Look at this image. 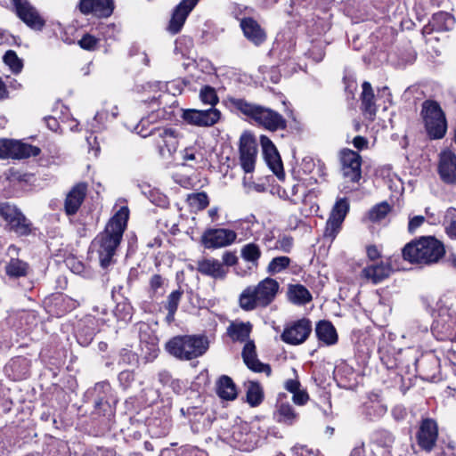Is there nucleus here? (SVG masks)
I'll return each instance as SVG.
<instances>
[{
	"label": "nucleus",
	"instance_id": "obj_1",
	"mask_svg": "<svg viewBox=\"0 0 456 456\" xmlns=\"http://www.w3.org/2000/svg\"><path fill=\"white\" fill-rule=\"evenodd\" d=\"M129 217L127 207H121L110 219L103 232L93 240L92 246L97 252L100 264L108 267L119 246Z\"/></svg>",
	"mask_w": 456,
	"mask_h": 456
},
{
	"label": "nucleus",
	"instance_id": "obj_2",
	"mask_svg": "<svg viewBox=\"0 0 456 456\" xmlns=\"http://www.w3.org/2000/svg\"><path fill=\"white\" fill-rule=\"evenodd\" d=\"M230 103L232 108L248 119L269 131L274 132L285 129L287 126L286 119L270 108L248 102L242 98H231Z\"/></svg>",
	"mask_w": 456,
	"mask_h": 456
},
{
	"label": "nucleus",
	"instance_id": "obj_3",
	"mask_svg": "<svg viewBox=\"0 0 456 456\" xmlns=\"http://www.w3.org/2000/svg\"><path fill=\"white\" fill-rule=\"evenodd\" d=\"M444 255V245L434 237H422L403 248V257L412 264H434Z\"/></svg>",
	"mask_w": 456,
	"mask_h": 456
},
{
	"label": "nucleus",
	"instance_id": "obj_4",
	"mask_svg": "<svg viewBox=\"0 0 456 456\" xmlns=\"http://www.w3.org/2000/svg\"><path fill=\"white\" fill-rule=\"evenodd\" d=\"M279 289V283L272 278H265L257 286L246 288L240 296V306L251 311L257 306H267L271 304Z\"/></svg>",
	"mask_w": 456,
	"mask_h": 456
},
{
	"label": "nucleus",
	"instance_id": "obj_5",
	"mask_svg": "<svg viewBox=\"0 0 456 456\" xmlns=\"http://www.w3.org/2000/svg\"><path fill=\"white\" fill-rule=\"evenodd\" d=\"M166 348L175 358L188 361L203 355L208 341L203 336H177L167 343Z\"/></svg>",
	"mask_w": 456,
	"mask_h": 456
},
{
	"label": "nucleus",
	"instance_id": "obj_6",
	"mask_svg": "<svg viewBox=\"0 0 456 456\" xmlns=\"http://www.w3.org/2000/svg\"><path fill=\"white\" fill-rule=\"evenodd\" d=\"M145 123H147V120L142 119L140 124L137 125L135 127L137 134L142 137L151 136L161 157L172 156L176 151L179 144V136L176 130L172 127L161 126L154 127L147 132L143 128Z\"/></svg>",
	"mask_w": 456,
	"mask_h": 456
},
{
	"label": "nucleus",
	"instance_id": "obj_7",
	"mask_svg": "<svg viewBox=\"0 0 456 456\" xmlns=\"http://www.w3.org/2000/svg\"><path fill=\"white\" fill-rule=\"evenodd\" d=\"M421 115L427 133L431 139H441L445 135L447 122L445 115L437 102H424Z\"/></svg>",
	"mask_w": 456,
	"mask_h": 456
},
{
	"label": "nucleus",
	"instance_id": "obj_8",
	"mask_svg": "<svg viewBox=\"0 0 456 456\" xmlns=\"http://www.w3.org/2000/svg\"><path fill=\"white\" fill-rule=\"evenodd\" d=\"M0 216L7 223L9 229L19 236H27L32 231V224L15 207L8 202H0Z\"/></svg>",
	"mask_w": 456,
	"mask_h": 456
},
{
	"label": "nucleus",
	"instance_id": "obj_9",
	"mask_svg": "<svg viewBox=\"0 0 456 456\" xmlns=\"http://www.w3.org/2000/svg\"><path fill=\"white\" fill-rule=\"evenodd\" d=\"M95 315L86 316L80 327L77 335V341L80 345L88 346L94 338V336L100 330V325L104 324L108 320L104 316L108 315V309L105 306L94 307Z\"/></svg>",
	"mask_w": 456,
	"mask_h": 456
},
{
	"label": "nucleus",
	"instance_id": "obj_10",
	"mask_svg": "<svg viewBox=\"0 0 456 456\" xmlns=\"http://www.w3.org/2000/svg\"><path fill=\"white\" fill-rule=\"evenodd\" d=\"M312 331V322L306 318L288 323L281 338L283 342L297 346L304 343Z\"/></svg>",
	"mask_w": 456,
	"mask_h": 456
},
{
	"label": "nucleus",
	"instance_id": "obj_11",
	"mask_svg": "<svg viewBox=\"0 0 456 456\" xmlns=\"http://www.w3.org/2000/svg\"><path fill=\"white\" fill-rule=\"evenodd\" d=\"M17 16L31 29L40 31L45 25V19L28 0H11Z\"/></svg>",
	"mask_w": 456,
	"mask_h": 456
},
{
	"label": "nucleus",
	"instance_id": "obj_12",
	"mask_svg": "<svg viewBox=\"0 0 456 456\" xmlns=\"http://www.w3.org/2000/svg\"><path fill=\"white\" fill-rule=\"evenodd\" d=\"M181 117L186 124L191 126H212L219 121L221 112L216 108L203 110L186 109L183 110Z\"/></svg>",
	"mask_w": 456,
	"mask_h": 456
},
{
	"label": "nucleus",
	"instance_id": "obj_13",
	"mask_svg": "<svg viewBox=\"0 0 456 456\" xmlns=\"http://www.w3.org/2000/svg\"><path fill=\"white\" fill-rule=\"evenodd\" d=\"M348 210L349 203L346 199L337 200L326 223L325 238L330 239L331 241L336 238Z\"/></svg>",
	"mask_w": 456,
	"mask_h": 456
},
{
	"label": "nucleus",
	"instance_id": "obj_14",
	"mask_svg": "<svg viewBox=\"0 0 456 456\" xmlns=\"http://www.w3.org/2000/svg\"><path fill=\"white\" fill-rule=\"evenodd\" d=\"M438 438V426L435 419H423L416 434L418 445L426 452H431Z\"/></svg>",
	"mask_w": 456,
	"mask_h": 456
},
{
	"label": "nucleus",
	"instance_id": "obj_15",
	"mask_svg": "<svg viewBox=\"0 0 456 456\" xmlns=\"http://www.w3.org/2000/svg\"><path fill=\"white\" fill-rule=\"evenodd\" d=\"M237 238L234 231L225 228L207 230L201 237L206 248H219L232 244Z\"/></svg>",
	"mask_w": 456,
	"mask_h": 456
},
{
	"label": "nucleus",
	"instance_id": "obj_16",
	"mask_svg": "<svg viewBox=\"0 0 456 456\" xmlns=\"http://www.w3.org/2000/svg\"><path fill=\"white\" fill-rule=\"evenodd\" d=\"M340 162L342 175L349 182H358L362 175L361 156L356 151L346 149L340 153Z\"/></svg>",
	"mask_w": 456,
	"mask_h": 456
},
{
	"label": "nucleus",
	"instance_id": "obj_17",
	"mask_svg": "<svg viewBox=\"0 0 456 456\" xmlns=\"http://www.w3.org/2000/svg\"><path fill=\"white\" fill-rule=\"evenodd\" d=\"M438 174L445 183L456 182V155L452 151L446 150L440 153Z\"/></svg>",
	"mask_w": 456,
	"mask_h": 456
},
{
	"label": "nucleus",
	"instance_id": "obj_18",
	"mask_svg": "<svg viewBox=\"0 0 456 456\" xmlns=\"http://www.w3.org/2000/svg\"><path fill=\"white\" fill-rule=\"evenodd\" d=\"M199 0H182L175 9L168 25V31L175 35L182 29L189 13L196 6Z\"/></svg>",
	"mask_w": 456,
	"mask_h": 456
},
{
	"label": "nucleus",
	"instance_id": "obj_19",
	"mask_svg": "<svg viewBox=\"0 0 456 456\" xmlns=\"http://www.w3.org/2000/svg\"><path fill=\"white\" fill-rule=\"evenodd\" d=\"M87 192L86 183H78L67 193L64 200V211L67 216H74L80 208Z\"/></svg>",
	"mask_w": 456,
	"mask_h": 456
},
{
	"label": "nucleus",
	"instance_id": "obj_20",
	"mask_svg": "<svg viewBox=\"0 0 456 456\" xmlns=\"http://www.w3.org/2000/svg\"><path fill=\"white\" fill-rule=\"evenodd\" d=\"M260 142L265 162L278 176L283 175V167L279 152L273 142L265 135L260 136Z\"/></svg>",
	"mask_w": 456,
	"mask_h": 456
},
{
	"label": "nucleus",
	"instance_id": "obj_21",
	"mask_svg": "<svg viewBox=\"0 0 456 456\" xmlns=\"http://www.w3.org/2000/svg\"><path fill=\"white\" fill-rule=\"evenodd\" d=\"M197 270L205 276L221 281L224 280L229 273V270L218 259L214 257H204L199 260Z\"/></svg>",
	"mask_w": 456,
	"mask_h": 456
},
{
	"label": "nucleus",
	"instance_id": "obj_22",
	"mask_svg": "<svg viewBox=\"0 0 456 456\" xmlns=\"http://www.w3.org/2000/svg\"><path fill=\"white\" fill-rule=\"evenodd\" d=\"M79 9L84 14L92 13L98 18L110 17L114 10L112 0H80Z\"/></svg>",
	"mask_w": 456,
	"mask_h": 456
},
{
	"label": "nucleus",
	"instance_id": "obj_23",
	"mask_svg": "<svg viewBox=\"0 0 456 456\" xmlns=\"http://www.w3.org/2000/svg\"><path fill=\"white\" fill-rule=\"evenodd\" d=\"M242 358L248 369L255 372H264L267 376L271 374V367L269 364L261 362L257 359L256 346L253 341H248L242 350Z\"/></svg>",
	"mask_w": 456,
	"mask_h": 456
},
{
	"label": "nucleus",
	"instance_id": "obj_24",
	"mask_svg": "<svg viewBox=\"0 0 456 456\" xmlns=\"http://www.w3.org/2000/svg\"><path fill=\"white\" fill-rule=\"evenodd\" d=\"M256 152V145L254 141L249 139L240 140V159L241 167L246 173H251L254 171Z\"/></svg>",
	"mask_w": 456,
	"mask_h": 456
},
{
	"label": "nucleus",
	"instance_id": "obj_25",
	"mask_svg": "<svg viewBox=\"0 0 456 456\" xmlns=\"http://www.w3.org/2000/svg\"><path fill=\"white\" fill-rule=\"evenodd\" d=\"M393 270L394 267L390 263L370 265L362 269V277L374 284H377L387 279L393 272Z\"/></svg>",
	"mask_w": 456,
	"mask_h": 456
},
{
	"label": "nucleus",
	"instance_id": "obj_26",
	"mask_svg": "<svg viewBox=\"0 0 456 456\" xmlns=\"http://www.w3.org/2000/svg\"><path fill=\"white\" fill-rule=\"evenodd\" d=\"M92 393L94 405L98 409L106 411V407L110 408L111 403H116V400L112 396L111 387L107 381L95 384Z\"/></svg>",
	"mask_w": 456,
	"mask_h": 456
},
{
	"label": "nucleus",
	"instance_id": "obj_27",
	"mask_svg": "<svg viewBox=\"0 0 456 456\" xmlns=\"http://www.w3.org/2000/svg\"><path fill=\"white\" fill-rule=\"evenodd\" d=\"M244 36L255 45H258L265 40V33L260 25L252 18H245L240 21Z\"/></svg>",
	"mask_w": 456,
	"mask_h": 456
},
{
	"label": "nucleus",
	"instance_id": "obj_28",
	"mask_svg": "<svg viewBox=\"0 0 456 456\" xmlns=\"http://www.w3.org/2000/svg\"><path fill=\"white\" fill-rule=\"evenodd\" d=\"M9 158L25 159L39 155L40 149L20 141L10 140Z\"/></svg>",
	"mask_w": 456,
	"mask_h": 456
},
{
	"label": "nucleus",
	"instance_id": "obj_29",
	"mask_svg": "<svg viewBox=\"0 0 456 456\" xmlns=\"http://www.w3.org/2000/svg\"><path fill=\"white\" fill-rule=\"evenodd\" d=\"M315 333L319 341L326 346L335 345L338 342L337 330L330 322H319L315 328Z\"/></svg>",
	"mask_w": 456,
	"mask_h": 456
},
{
	"label": "nucleus",
	"instance_id": "obj_30",
	"mask_svg": "<svg viewBox=\"0 0 456 456\" xmlns=\"http://www.w3.org/2000/svg\"><path fill=\"white\" fill-rule=\"evenodd\" d=\"M362 109L365 117L372 120L376 115L377 108L374 103V94L369 82H363L361 95Z\"/></svg>",
	"mask_w": 456,
	"mask_h": 456
},
{
	"label": "nucleus",
	"instance_id": "obj_31",
	"mask_svg": "<svg viewBox=\"0 0 456 456\" xmlns=\"http://www.w3.org/2000/svg\"><path fill=\"white\" fill-rule=\"evenodd\" d=\"M216 394L226 401H232L237 397V387L232 379L224 375L216 382Z\"/></svg>",
	"mask_w": 456,
	"mask_h": 456
},
{
	"label": "nucleus",
	"instance_id": "obj_32",
	"mask_svg": "<svg viewBox=\"0 0 456 456\" xmlns=\"http://www.w3.org/2000/svg\"><path fill=\"white\" fill-rule=\"evenodd\" d=\"M387 406L382 403L379 395L371 394L367 402L364 403L365 414L370 419H378L387 412Z\"/></svg>",
	"mask_w": 456,
	"mask_h": 456
},
{
	"label": "nucleus",
	"instance_id": "obj_33",
	"mask_svg": "<svg viewBox=\"0 0 456 456\" xmlns=\"http://www.w3.org/2000/svg\"><path fill=\"white\" fill-rule=\"evenodd\" d=\"M251 330L249 322H233L229 325L227 334L233 341L244 342L249 338Z\"/></svg>",
	"mask_w": 456,
	"mask_h": 456
},
{
	"label": "nucleus",
	"instance_id": "obj_34",
	"mask_svg": "<svg viewBox=\"0 0 456 456\" xmlns=\"http://www.w3.org/2000/svg\"><path fill=\"white\" fill-rule=\"evenodd\" d=\"M284 387L293 395L292 401L297 405H305L308 402L309 395L305 389L300 388L301 384L297 379H290L286 380Z\"/></svg>",
	"mask_w": 456,
	"mask_h": 456
},
{
	"label": "nucleus",
	"instance_id": "obj_35",
	"mask_svg": "<svg viewBox=\"0 0 456 456\" xmlns=\"http://www.w3.org/2000/svg\"><path fill=\"white\" fill-rule=\"evenodd\" d=\"M29 265L17 257L12 256L5 265V273L10 278H20L28 275Z\"/></svg>",
	"mask_w": 456,
	"mask_h": 456
},
{
	"label": "nucleus",
	"instance_id": "obj_36",
	"mask_svg": "<svg viewBox=\"0 0 456 456\" xmlns=\"http://www.w3.org/2000/svg\"><path fill=\"white\" fill-rule=\"evenodd\" d=\"M289 299L296 305H305L312 300L309 290L301 284L290 285L288 289Z\"/></svg>",
	"mask_w": 456,
	"mask_h": 456
},
{
	"label": "nucleus",
	"instance_id": "obj_37",
	"mask_svg": "<svg viewBox=\"0 0 456 456\" xmlns=\"http://www.w3.org/2000/svg\"><path fill=\"white\" fill-rule=\"evenodd\" d=\"M275 418L278 422L290 426L295 423L297 415L289 403H281L277 405Z\"/></svg>",
	"mask_w": 456,
	"mask_h": 456
},
{
	"label": "nucleus",
	"instance_id": "obj_38",
	"mask_svg": "<svg viewBox=\"0 0 456 456\" xmlns=\"http://www.w3.org/2000/svg\"><path fill=\"white\" fill-rule=\"evenodd\" d=\"M118 112L117 106H112L110 108H103L95 114L94 121L96 122L98 125H93V127L96 130L102 129L106 122L115 119L118 117Z\"/></svg>",
	"mask_w": 456,
	"mask_h": 456
},
{
	"label": "nucleus",
	"instance_id": "obj_39",
	"mask_svg": "<svg viewBox=\"0 0 456 456\" xmlns=\"http://www.w3.org/2000/svg\"><path fill=\"white\" fill-rule=\"evenodd\" d=\"M240 256L245 261L256 266L261 256V249L256 243H248L241 248Z\"/></svg>",
	"mask_w": 456,
	"mask_h": 456
},
{
	"label": "nucleus",
	"instance_id": "obj_40",
	"mask_svg": "<svg viewBox=\"0 0 456 456\" xmlns=\"http://www.w3.org/2000/svg\"><path fill=\"white\" fill-rule=\"evenodd\" d=\"M433 27L438 30H450L454 24L453 17L447 12H438L433 15Z\"/></svg>",
	"mask_w": 456,
	"mask_h": 456
},
{
	"label": "nucleus",
	"instance_id": "obj_41",
	"mask_svg": "<svg viewBox=\"0 0 456 456\" xmlns=\"http://www.w3.org/2000/svg\"><path fill=\"white\" fill-rule=\"evenodd\" d=\"M263 397V390L259 384L249 382L247 387V402L255 407L261 403Z\"/></svg>",
	"mask_w": 456,
	"mask_h": 456
},
{
	"label": "nucleus",
	"instance_id": "obj_42",
	"mask_svg": "<svg viewBox=\"0 0 456 456\" xmlns=\"http://www.w3.org/2000/svg\"><path fill=\"white\" fill-rule=\"evenodd\" d=\"M3 60L13 74L17 75L21 72L23 61L18 57L14 51L8 50L3 56Z\"/></svg>",
	"mask_w": 456,
	"mask_h": 456
},
{
	"label": "nucleus",
	"instance_id": "obj_43",
	"mask_svg": "<svg viewBox=\"0 0 456 456\" xmlns=\"http://www.w3.org/2000/svg\"><path fill=\"white\" fill-rule=\"evenodd\" d=\"M181 297L182 292L180 290H175L167 297L166 308L168 311L167 319L169 322L174 320Z\"/></svg>",
	"mask_w": 456,
	"mask_h": 456
},
{
	"label": "nucleus",
	"instance_id": "obj_44",
	"mask_svg": "<svg viewBox=\"0 0 456 456\" xmlns=\"http://www.w3.org/2000/svg\"><path fill=\"white\" fill-rule=\"evenodd\" d=\"M444 225L447 234L456 239V208H449L444 215Z\"/></svg>",
	"mask_w": 456,
	"mask_h": 456
},
{
	"label": "nucleus",
	"instance_id": "obj_45",
	"mask_svg": "<svg viewBox=\"0 0 456 456\" xmlns=\"http://www.w3.org/2000/svg\"><path fill=\"white\" fill-rule=\"evenodd\" d=\"M390 211V206L387 202H381L376 206H374L369 211V218L372 222H378L386 217V216Z\"/></svg>",
	"mask_w": 456,
	"mask_h": 456
},
{
	"label": "nucleus",
	"instance_id": "obj_46",
	"mask_svg": "<svg viewBox=\"0 0 456 456\" xmlns=\"http://www.w3.org/2000/svg\"><path fill=\"white\" fill-rule=\"evenodd\" d=\"M200 99L204 104H208L211 108L218 102V97L216 90L209 86H205L200 91Z\"/></svg>",
	"mask_w": 456,
	"mask_h": 456
},
{
	"label": "nucleus",
	"instance_id": "obj_47",
	"mask_svg": "<svg viewBox=\"0 0 456 456\" xmlns=\"http://www.w3.org/2000/svg\"><path fill=\"white\" fill-rule=\"evenodd\" d=\"M132 305L127 302H120L116 305L114 314L116 317L124 322H129L132 319Z\"/></svg>",
	"mask_w": 456,
	"mask_h": 456
},
{
	"label": "nucleus",
	"instance_id": "obj_48",
	"mask_svg": "<svg viewBox=\"0 0 456 456\" xmlns=\"http://www.w3.org/2000/svg\"><path fill=\"white\" fill-rule=\"evenodd\" d=\"M290 264V259L288 256H277L272 259L268 265V272L271 273H277L287 268Z\"/></svg>",
	"mask_w": 456,
	"mask_h": 456
},
{
	"label": "nucleus",
	"instance_id": "obj_49",
	"mask_svg": "<svg viewBox=\"0 0 456 456\" xmlns=\"http://www.w3.org/2000/svg\"><path fill=\"white\" fill-rule=\"evenodd\" d=\"M188 200L191 206L198 209H204L208 207L209 201L207 193L198 192L189 195Z\"/></svg>",
	"mask_w": 456,
	"mask_h": 456
},
{
	"label": "nucleus",
	"instance_id": "obj_50",
	"mask_svg": "<svg viewBox=\"0 0 456 456\" xmlns=\"http://www.w3.org/2000/svg\"><path fill=\"white\" fill-rule=\"evenodd\" d=\"M98 39L90 34H86L78 41V45L81 48L87 51H94L96 49Z\"/></svg>",
	"mask_w": 456,
	"mask_h": 456
},
{
	"label": "nucleus",
	"instance_id": "obj_51",
	"mask_svg": "<svg viewBox=\"0 0 456 456\" xmlns=\"http://www.w3.org/2000/svg\"><path fill=\"white\" fill-rule=\"evenodd\" d=\"M137 362V356L134 353L127 349H122L119 354V362L121 364L133 365Z\"/></svg>",
	"mask_w": 456,
	"mask_h": 456
},
{
	"label": "nucleus",
	"instance_id": "obj_52",
	"mask_svg": "<svg viewBox=\"0 0 456 456\" xmlns=\"http://www.w3.org/2000/svg\"><path fill=\"white\" fill-rule=\"evenodd\" d=\"M101 34L107 39H114L119 32L118 28L115 24H108L100 28Z\"/></svg>",
	"mask_w": 456,
	"mask_h": 456
},
{
	"label": "nucleus",
	"instance_id": "obj_53",
	"mask_svg": "<svg viewBox=\"0 0 456 456\" xmlns=\"http://www.w3.org/2000/svg\"><path fill=\"white\" fill-rule=\"evenodd\" d=\"M134 379V372L131 370H123L118 375V380L125 388L128 387Z\"/></svg>",
	"mask_w": 456,
	"mask_h": 456
},
{
	"label": "nucleus",
	"instance_id": "obj_54",
	"mask_svg": "<svg viewBox=\"0 0 456 456\" xmlns=\"http://www.w3.org/2000/svg\"><path fill=\"white\" fill-rule=\"evenodd\" d=\"M238 262V257L237 256L235 255V253L233 252H231V251H225L224 254H223V256H222V264L224 265V266H225L227 269L228 267L230 266H233L237 264Z\"/></svg>",
	"mask_w": 456,
	"mask_h": 456
},
{
	"label": "nucleus",
	"instance_id": "obj_55",
	"mask_svg": "<svg viewBox=\"0 0 456 456\" xmlns=\"http://www.w3.org/2000/svg\"><path fill=\"white\" fill-rule=\"evenodd\" d=\"M164 285V279L159 275V274H154L153 276H151V280H150V288H151V291L153 293V294H156L158 293L159 289H161Z\"/></svg>",
	"mask_w": 456,
	"mask_h": 456
},
{
	"label": "nucleus",
	"instance_id": "obj_56",
	"mask_svg": "<svg viewBox=\"0 0 456 456\" xmlns=\"http://www.w3.org/2000/svg\"><path fill=\"white\" fill-rule=\"evenodd\" d=\"M425 222V217L422 216H416L410 219L408 224V231L413 233L419 227H420Z\"/></svg>",
	"mask_w": 456,
	"mask_h": 456
},
{
	"label": "nucleus",
	"instance_id": "obj_57",
	"mask_svg": "<svg viewBox=\"0 0 456 456\" xmlns=\"http://www.w3.org/2000/svg\"><path fill=\"white\" fill-rule=\"evenodd\" d=\"M151 201L161 208H165L168 204L167 198L165 195L159 192H151Z\"/></svg>",
	"mask_w": 456,
	"mask_h": 456
},
{
	"label": "nucleus",
	"instance_id": "obj_58",
	"mask_svg": "<svg viewBox=\"0 0 456 456\" xmlns=\"http://www.w3.org/2000/svg\"><path fill=\"white\" fill-rule=\"evenodd\" d=\"M292 456H312L314 452L305 445H296L292 448Z\"/></svg>",
	"mask_w": 456,
	"mask_h": 456
},
{
	"label": "nucleus",
	"instance_id": "obj_59",
	"mask_svg": "<svg viewBox=\"0 0 456 456\" xmlns=\"http://www.w3.org/2000/svg\"><path fill=\"white\" fill-rule=\"evenodd\" d=\"M280 248L286 253L290 252L293 246V240L291 237L284 236L279 240Z\"/></svg>",
	"mask_w": 456,
	"mask_h": 456
},
{
	"label": "nucleus",
	"instance_id": "obj_60",
	"mask_svg": "<svg viewBox=\"0 0 456 456\" xmlns=\"http://www.w3.org/2000/svg\"><path fill=\"white\" fill-rule=\"evenodd\" d=\"M10 140L0 139V159H9Z\"/></svg>",
	"mask_w": 456,
	"mask_h": 456
},
{
	"label": "nucleus",
	"instance_id": "obj_61",
	"mask_svg": "<svg viewBox=\"0 0 456 456\" xmlns=\"http://www.w3.org/2000/svg\"><path fill=\"white\" fill-rule=\"evenodd\" d=\"M45 121L46 123L47 127L52 131L56 132L60 128V126H61L60 122L58 121V119L55 117L50 116V117L45 118Z\"/></svg>",
	"mask_w": 456,
	"mask_h": 456
},
{
	"label": "nucleus",
	"instance_id": "obj_62",
	"mask_svg": "<svg viewBox=\"0 0 456 456\" xmlns=\"http://www.w3.org/2000/svg\"><path fill=\"white\" fill-rule=\"evenodd\" d=\"M183 159L185 161L196 160L197 155L195 149L192 147L185 148L183 151Z\"/></svg>",
	"mask_w": 456,
	"mask_h": 456
},
{
	"label": "nucleus",
	"instance_id": "obj_63",
	"mask_svg": "<svg viewBox=\"0 0 456 456\" xmlns=\"http://www.w3.org/2000/svg\"><path fill=\"white\" fill-rule=\"evenodd\" d=\"M353 144L356 149L362 150L367 146L368 141L362 136H356L353 140Z\"/></svg>",
	"mask_w": 456,
	"mask_h": 456
},
{
	"label": "nucleus",
	"instance_id": "obj_64",
	"mask_svg": "<svg viewBox=\"0 0 456 456\" xmlns=\"http://www.w3.org/2000/svg\"><path fill=\"white\" fill-rule=\"evenodd\" d=\"M366 251L367 256L370 260H375L379 257V251L376 246H368Z\"/></svg>",
	"mask_w": 456,
	"mask_h": 456
}]
</instances>
